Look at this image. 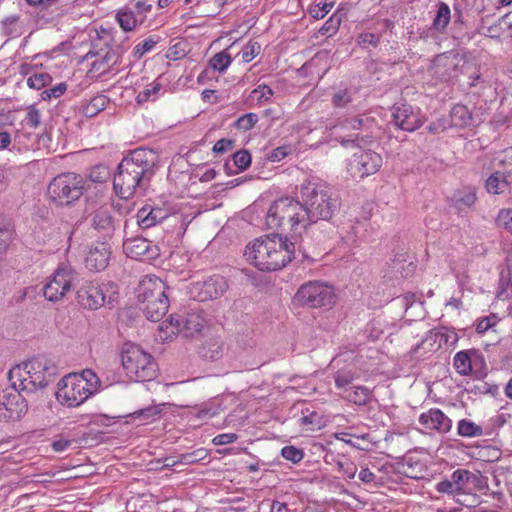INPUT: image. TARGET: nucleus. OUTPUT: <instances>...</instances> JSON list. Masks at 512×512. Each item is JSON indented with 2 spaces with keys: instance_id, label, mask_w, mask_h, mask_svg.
Returning a JSON list of instances; mask_svg holds the SVG:
<instances>
[{
  "instance_id": "774afa93",
  "label": "nucleus",
  "mask_w": 512,
  "mask_h": 512,
  "mask_svg": "<svg viewBox=\"0 0 512 512\" xmlns=\"http://www.w3.org/2000/svg\"><path fill=\"white\" fill-rule=\"evenodd\" d=\"M332 7H333V2H331V3L325 2L322 6L316 5L314 7H311L309 10V13L315 19H322L326 16L327 13L330 12Z\"/></svg>"
},
{
  "instance_id": "c03bdc74",
  "label": "nucleus",
  "mask_w": 512,
  "mask_h": 512,
  "mask_svg": "<svg viewBox=\"0 0 512 512\" xmlns=\"http://www.w3.org/2000/svg\"><path fill=\"white\" fill-rule=\"evenodd\" d=\"M52 77L48 73H37L27 79V85L35 90H40L49 85Z\"/></svg>"
},
{
  "instance_id": "052dcab7",
  "label": "nucleus",
  "mask_w": 512,
  "mask_h": 512,
  "mask_svg": "<svg viewBox=\"0 0 512 512\" xmlns=\"http://www.w3.org/2000/svg\"><path fill=\"white\" fill-rule=\"evenodd\" d=\"M337 467L339 472H341L347 479H353L357 473V466L349 461H338Z\"/></svg>"
},
{
  "instance_id": "dca6fc26",
  "label": "nucleus",
  "mask_w": 512,
  "mask_h": 512,
  "mask_svg": "<svg viewBox=\"0 0 512 512\" xmlns=\"http://www.w3.org/2000/svg\"><path fill=\"white\" fill-rule=\"evenodd\" d=\"M76 299L84 309L96 310L104 304L105 295L98 283L84 281L76 292Z\"/></svg>"
},
{
  "instance_id": "de8ad7c7",
  "label": "nucleus",
  "mask_w": 512,
  "mask_h": 512,
  "mask_svg": "<svg viewBox=\"0 0 512 512\" xmlns=\"http://www.w3.org/2000/svg\"><path fill=\"white\" fill-rule=\"evenodd\" d=\"M373 119L369 117H351L346 118L343 121L340 122V125L343 128H351L353 130H359L361 128L367 127L368 124H372Z\"/></svg>"
},
{
  "instance_id": "a211bd4d",
  "label": "nucleus",
  "mask_w": 512,
  "mask_h": 512,
  "mask_svg": "<svg viewBox=\"0 0 512 512\" xmlns=\"http://www.w3.org/2000/svg\"><path fill=\"white\" fill-rule=\"evenodd\" d=\"M393 122L400 129L413 132L422 126L423 121L418 112H415L410 105L401 104L393 107Z\"/></svg>"
},
{
  "instance_id": "6ab92c4d",
  "label": "nucleus",
  "mask_w": 512,
  "mask_h": 512,
  "mask_svg": "<svg viewBox=\"0 0 512 512\" xmlns=\"http://www.w3.org/2000/svg\"><path fill=\"white\" fill-rule=\"evenodd\" d=\"M111 247L107 241L97 242L91 246L85 258V266L92 272H100L109 264Z\"/></svg>"
},
{
  "instance_id": "9b49d317",
  "label": "nucleus",
  "mask_w": 512,
  "mask_h": 512,
  "mask_svg": "<svg viewBox=\"0 0 512 512\" xmlns=\"http://www.w3.org/2000/svg\"><path fill=\"white\" fill-rule=\"evenodd\" d=\"M87 385L78 374H68L57 384L56 399L68 407H77L93 395Z\"/></svg>"
},
{
  "instance_id": "5fc2aeb1",
  "label": "nucleus",
  "mask_w": 512,
  "mask_h": 512,
  "mask_svg": "<svg viewBox=\"0 0 512 512\" xmlns=\"http://www.w3.org/2000/svg\"><path fill=\"white\" fill-rule=\"evenodd\" d=\"M357 42L364 49L370 46L375 48L380 42V36L369 32L361 33L357 38Z\"/></svg>"
},
{
  "instance_id": "0e129e2a",
  "label": "nucleus",
  "mask_w": 512,
  "mask_h": 512,
  "mask_svg": "<svg viewBox=\"0 0 512 512\" xmlns=\"http://www.w3.org/2000/svg\"><path fill=\"white\" fill-rule=\"evenodd\" d=\"M234 146H235L234 140L222 138L214 144L212 151L216 154H224V153L232 150L234 148Z\"/></svg>"
},
{
  "instance_id": "39448f33",
  "label": "nucleus",
  "mask_w": 512,
  "mask_h": 512,
  "mask_svg": "<svg viewBox=\"0 0 512 512\" xmlns=\"http://www.w3.org/2000/svg\"><path fill=\"white\" fill-rule=\"evenodd\" d=\"M266 225L284 232L306 229L309 223L300 198L284 197L274 201L266 214Z\"/></svg>"
},
{
  "instance_id": "13d9d810",
  "label": "nucleus",
  "mask_w": 512,
  "mask_h": 512,
  "mask_svg": "<svg viewBox=\"0 0 512 512\" xmlns=\"http://www.w3.org/2000/svg\"><path fill=\"white\" fill-rule=\"evenodd\" d=\"M273 94V90L265 84L259 85L251 92L252 98H256L258 102L269 100Z\"/></svg>"
},
{
  "instance_id": "cd10ccee",
  "label": "nucleus",
  "mask_w": 512,
  "mask_h": 512,
  "mask_svg": "<svg viewBox=\"0 0 512 512\" xmlns=\"http://www.w3.org/2000/svg\"><path fill=\"white\" fill-rule=\"evenodd\" d=\"M443 343H448V335L440 331L430 330L421 343L417 345L416 350L428 348L429 351H435L441 348Z\"/></svg>"
},
{
  "instance_id": "f8f14e48",
  "label": "nucleus",
  "mask_w": 512,
  "mask_h": 512,
  "mask_svg": "<svg viewBox=\"0 0 512 512\" xmlns=\"http://www.w3.org/2000/svg\"><path fill=\"white\" fill-rule=\"evenodd\" d=\"M205 327V319L199 313H188L185 317L172 314L159 325V330L165 333V337H171L181 333L184 337H194L201 333Z\"/></svg>"
},
{
  "instance_id": "4d7b16f0",
  "label": "nucleus",
  "mask_w": 512,
  "mask_h": 512,
  "mask_svg": "<svg viewBox=\"0 0 512 512\" xmlns=\"http://www.w3.org/2000/svg\"><path fill=\"white\" fill-rule=\"evenodd\" d=\"M497 224L512 234V208L502 209L497 216Z\"/></svg>"
},
{
  "instance_id": "7ed1b4c3",
  "label": "nucleus",
  "mask_w": 512,
  "mask_h": 512,
  "mask_svg": "<svg viewBox=\"0 0 512 512\" xmlns=\"http://www.w3.org/2000/svg\"><path fill=\"white\" fill-rule=\"evenodd\" d=\"M299 197L309 225L319 220H330L340 205L328 185L318 179L304 181Z\"/></svg>"
},
{
  "instance_id": "ea45409f",
  "label": "nucleus",
  "mask_w": 512,
  "mask_h": 512,
  "mask_svg": "<svg viewBox=\"0 0 512 512\" xmlns=\"http://www.w3.org/2000/svg\"><path fill=\"white\" fill-rule=\"evenodd\" d=\"M232 58L226 52V50L221 51L215 54L209 61V64L212 69L217 70L219 72L225 71L228 66L231 64Z\"/></svg>"
},
{
  "instance_id": "1a4fd4ad",
  "label": "nucleus",
  "mask_w": 512,
  "mask_h": 512,
  "mask_svg": "<svg viewBox=\"0 0 512 512\" xmlns=\"http://www.w3.org/2000/svg\"><path fill=\"white\" fill-rule=\"evenodd\" d=\"M83 179L75 173H63L56 176L48 186V195L52 202L60 206H70L83 195Z\"/></svg>"
},
{
  "instance_id": "f257e3e1",
  "label": "nucleus",
  "mask_w": 512,
  "mask_h": 512,
  "mask_svg": "<svg viewBox=\"0 0 512 512\" xmlns=\"http://www.w3.org/2000/svg\"><path fill=\"white\" fill-rule=\"evenodd\" d=\"M157 154L152 149L138 148L122 159L113 178V189L122 199L143 196L155 174Z\"/></svg>"
},
{
  "instance_id": "09e8293b",
  "label": "nucleus",
  "mask_w": 512,
  "mask_h": 512,
  "mask_svg": "<svg viewBox=\"0 0 512 512\" xmlns=\"http://www.w3.org/2000/svg\"><path fill=\"white\" fill-rule=\"evenodd\" d=\"M340 24L341 16H339L338 13H334L319 29V33L332 36L338 31Z\"/></svg>"
},
{
  "instance_id": "412c9836",
  "label": "nucleus",
  "mask_w": 512,
  "mask_h": 512,
  "mask_svg": "<svg viewBox=\"0 0 512 512\" xmlns=\"http://www.w3.org/2000/svg\"><path fill=\"white\" fill-rule=\"evenodd\" d=\"M419 423L429 430H436L439 433H447L451 430L452 421L440 409H430L422 413L419 417Z\"/></svg>"
},
{
  "instance_id": "49530a36",
  "label": "nucleus",
  "mask_w": 512,
  "mask_h": 512,
  "mask_svg": "<svg viewBox=\"0 0 512 512\" xmlns=\"http://www.w3.org/2000/svg\"><path fill=\"white\" fill-rule=\"evenodd\" d=\"M355 379V373L351 370H339L334 376L335 385L340 389H348L347 387Z\"/></svg>"
},
{
  "instance_id": "bf43d9fd",
  "label": "nucleus",
  "mask_w": 512,
  "mask_h": 512,
  "mask_svg": "<svg viewBox=\"0 0 512 512\" xmlns=\"http://www.w3.org/2000/svg\"><path fill=\"white\" fill-rule=\"evenodd\" d=\"M67 90L66 83H59L56 86L42 91L41 98L43 100H50L51 98H59Z\"/></svg>"
},
{
  "instance_id": "4be33fe9",
  "label": "nucleus",
  "mask_w": 512,
  "mask_h": 512,
  "mask_svg": "<svg viewBox=\"0 0 512 512\" xmlns=\"http://www.w3.org/2000/svg\"><path fill=\"white\" fill-rule=\"evenodd\" d=\"M512 183V168L495 171L485 182V188L490 194H503L510 190Z\"/></svg>"
},
{
  "instance_id": "e433bc0d",
  "label": "nucleus",
  "mask_w": 512,
  "mask_h": 512,
  "mask_svg": "<svg viewBox=\"0 0 512 512\" xmlns=\"http://www.w3.org/2000/svg\"><path fill=\"white\" fill-rule=\"evenodd\" d=\"M457 431L460 436L469 438L481 436L483 434L481 426L467 419H462L458 422Z\"/></svg>"
},
{
  "instance_id": "c756f323",
  "label": "nucleus",
  "mask_w": 512,
  "mask_h": 512,
  "mask_svg": "<svg viewBox=\"0 0 512 512\" xmlns=\"http://www.w3.org/2000/svg\"><path fill=\"white\" fill-rule=\"evenodd\" d=\"M343 398L356 405H366L371 398V391L364 386L345 389Z\"/></svg>"
},
{
  "instance_id": "a878e982",
  "label": "nucleus",
  "mask_w": 512,
  "mask_h": 512,
  "mask_svg": "<svg viewBox=\"0 0 512 512\" xmlns=\"http://www.w3.org/2000/svg\"><path fill=\"white\" fill-rule=\"evenodd\" d=\"M199 355L208 360H217L223 355V341L219 337L206 340L199 348Z\"/></svg>"
},
{
  "instance_id": "20e7f679",
  "label": "nucleus",
  "mask_w": 512,
  "mask_h": 512,
  "mask_svg": "<svg viewBox=\"0 0 512 512\" xmlns=\"http://www.w3.org/2000/svg\"><path fill=\"white\" fill-rule=\"evenodd\" d=\"M58 375L56 364L45 357H35L22 366H16L9 371V380L15 390L34 392L39 388L46 387L55 381Z\"/></svg>"
},
{
  "instance_id": "ddd939ff",
  "label": "nucleus",
  "mask_w": 512,
  "mask_h": 512,
  "mask_svg": "<svg viewBox=\"0 0 512 512\" xmlns=\"http://www.w3.org/2000/svg\"><path fill=\"white\" fill-rule=\"evenodd\" d=\"M86 219L96 235L105 241L113 237L119 226V219L115 218V212L109 204L94 206Z\"/></svg>"
},
{
  "instance_id": "9d476101",
  "label": "nucleus",
  "mask_w": 512,
  "mask_h": 512,
  "mask_svg": "<svg viewBox=\"0 0 512 512\" xmlns=\"http://www.w3.org/2000/svg\"><path fill=\"white\" fill-rule=\"evenodd\" d=\"M294 300L309 308L331 307L335 303V292L327 283L309 281L299 287Z\"/></svg>"
},
{
  "instance_id": "b1692460",
  "label": "nucleus",
  "mask_w": 512,
  "mask_h": 512,
  "mask_svg": "<svg viewBox=\"0 0 512 512\" xmlns=\"http://www.w3.org/2000/svg\"><path fill=\"white\" fill-rule=\"evenodd\" d=\"M479 357V353L475 349L459 351L453 359V366L457 373L462 376H468L472 373V363Z\"/></svg>"
},
{
  "instance_id": "680f3d73",
  "label": "nucleus",
  "mask_w": 512,
  "mask_h": 512,
  "mask_svg": "<svg viewBox=\"0 0 512 512\" xmlns=\"http://www.w3.org/2000/svg\"><path fill=\"white\" fill-rule=\"evenodd\" d=\"M109 176L108 168L104 165H97L92 168L90 172V179L93 182L101 183Z\"/></svg>"
},
{
  "instance_id": "2eb2a0df",
  "label": "nucleus",
  "mask_w": 512,
  "mask_h": 512,
  "mask_svg": "<svg viewBox=\"0 0 512 512\" xmlns=\"http://www.w3.org/2000/svg\"><path fill=\"white\" fill-rule=\"evenodd\" d=\"M227 287L225 278L216 275L202 282L191 283L188 293L192 299L205 302L222 296Z\"/></svg>"
},
{
  "instance_id": "2f4dec72",
  "label": "nucleus",
  "mask_w": 512,
  "mask_h": 512,
  "mask_svg": "<svg viewBox=\"0 0 512 512\" xmlns=\"http://www.w3.org/2000/svg\"><path fill=\"white\" fill-rule=\"evenodd\" d=\"M116 19L120 27L126 32L134 30L138 24H141L135 11L129 8L120 9L116 14Z\"/></svg>"
},
{
  "instance_id": "a19ab883",
  "label": "nucleus",
  "mask_w": 512,
  "mask_h": 512,
  "mask_svg": "<svg viewBox=\"0 0 512 512\" xmlns=\"http://www.w3.org/2000/svg\"><path fill=\"white\" fill-rule=\"evenodd\" d=\"M120 58V52L118 49H109L105 55L100 59L96 60L93 64V67L101 68L104 66V70L109 67L116 65Z\"/></svg>"
},
{
  "instance_id": "3c124183",
  "label": "nucleus",
  "mask_w": 512,
  "mask_h": 512,
  "mask_svg": "<svg viewBox=\"0 0 512 512\" xmlns=\"http://www.w3.org/2000/svg\"><path fill=\"white\" fill-rule=\"evenodd\" d=\"M261 50V46L258 42L249 41L247 45L240 52L242 61L245 63L251 62Z\"/></svg>"
},
{
  "instance_id": "37998d69",
  "label": "nucleus",
  "mask_w": 512,
  "mask_h": 512,
  "mask_svg": "<svg viewBox=\"0 0 512 512\" xmlns=\"http://www.w3.org/2000/svg\"><path fill=\"white\" fill-rule=\"evenodd\" d=\"M152 214L150 207L147 206L138 210L136 215L137 223L142 229H148L157 224Z\"/></svg>"
},
{
  "instance_id": "f03ea898",
  "label": "nucleus",
  "mask_w": 512,
  "mask_h": 512,
  "mask_svg": "<svg viewBox=\"0 0 512 512\" xmlns=\"http://www.w3.org/2000/svg\"><path fill=\"white\" fill-rule=\"evenodd\" d=\"M295 244L287 243L279 235L256 239L245 250L247 259L262 271H276L286 266L292 259Z\"/></svg>"
},
{
  "instance_id": "8fccbe9b",
  "label": "nucleus",
  "mask_w": 512,
  "mask_h": 512,
  "mask_svg": "<svg viewBox=\"0 0 512 512\" xmlns=\"http://www.w3.org/2000/svg\"><path fill=\"white\" fill-rule=\"evenodd\" d=\"M160 41L159 36H150L144 41L137 44L134 48V54L137 57H142L145 53L150 52L156 44Z\"/></svg>"
},
{
  "instance_id": "473e14b6",
  "label": "nucleus",
  "mask_w": 512,
  "mask_h": 512,
  "mask_svg": "<svg viewBox=\"0 0 512 512\" xmlns=\"http://www.w3.org/2000/svg\"><path fill=\"white\" fill-rule=\"evenodd\" d=\"M508 290H511L512 293V249L507 256V275L502 273L500 277L497 297L499 299L508 298Z\"/></svg>"
},
{
  "instance_id": "f704fd0d",
  "label": "nucleus",
  "mask_w": 512,
  "mask_h": 512,
  "mask_svg": "<svg viewBox=\"0 0 512 512\" xmlns=\"http://www.w3.org/2000/svg\"><path fill=\"white\" fill-rule=\"evenodd\" d=\"M232 160L237 171H231L229 163H226L225 169L228 174H236L238 172L245 171L251 165V154L248 150H239L233 154Z\"/></svg>"
},
{
  "instance_id": "338daca9",
  "label": "nucleus",
  "mask_w": 512,
  "mask_h": 512,
  "mask_svg": "<svg viewBox=\"0 0 512 512\" xmlns=\"http://www.w3.org/2000/svg\"><path fill=\"white\" fill-rule=\"evenodd\" d=\"M26 124L31 128H37L41 122V116L38 109L34 106L28 108V112L25 118Z\"/></svg>"
},
{
  "instance_id": "69168bd1",
  "label": "nucleus",
  "mask_w": 512,
  "mask_h": 512,
  "mask_svg": "<svg viewBox=\"0 0 512 512\" xmlns=\"http://www.w3.org/2000/svg\"><path fill=\"white\" fill-rule=\"evenodd\" d=\"M162 86L160 83L153 82L151 84V88H146L145 90L139 92L136 99L138 103H143L149 100L151 95L157 94L161 90Z\"/></svg>"
},
{
  "instance_id": "f3484780",
  "label": "nucleus",
  "mask_w": 512,
  "mask_h": 512,
  "mask_svg": "<svg viewBox=\"0 0 512 512\" xmlns=\"http://www.w3.org/2000/svg\"><path fill=\"white\" fill-rule=\"evenodd\" d=\"M123 249L128 257L144 261L153 260L159 255L158 247L143 237L126 239Z\"/></svg>"
},
{
  "instance_id": "aec40b11",
  "label": "nucleus",
  "mask_w": 512,
  "mask_h": 512,
  "mask_svg": "<svg viewBox=\"0 0 512 512\" xmlns=\"http://www.w3.org/2000/svg\"><path fill=\"white\" fill-rule=\"evenodd\" d=\"M19 391L14 389V392L3 391L0 394V419H11L15 414L17 417L20 416L26 405L23 399L19 402L21 398Z\"/></svg>"
},
{
  "instance_id": "bb28decb",
  "label": "nucleus",
  "mask_w": 512,
  "mask_h": 512,
  "mask_svg": "<svg viewBox=\"0 0 512 512\" xmlns=\"http://www.w3.org/2000/svg\"><path fill=\"white\" fill-rule=\"evenodd\" d=\"M451 477L459 494L465 493L470 484L475 485L479 481V477L475 473L466 469L454 471Z\"/></svg>"
},
{
  "instance_id": "423d86ee",
  "label": "nucleus",
  "mask_w": 512,
  "mask_h": 512,
  "mask_svg": "<svg viewBox=\"0 0 512 512\" xmlns=\"http://www.w3.org/2000/svg\"><path fill=\"white\" fill-rule=\"evenodd\" d=\"M167 287L158 277L145 276L138 286V301L147 319L158 322L167 313L169 300Z\"/></svg>"
},
{
  "instance_id": "4468645a",
  "label": "nucleus",
  "mask_w": 512,
  "mask_h": 512,
  "mask_svg": "<svg viewBox=\"0 0 512 512\" xmlns=\"http://www.w3.org/2000/svg\"><path fill=\"white\" fill-rule=\"evenodd\" d=\"M75 276L71 269L58 268L49 282L43 286L44 297L51 302H58L64 298V296L72 288L73 280Z\"/></svg>"
},
{
  "instance_id": "0eeeda50",
  "label": "nucleus",
  "mask_w": 512,
  "mask_h": 512,
  "mask_svg": "<svg viewBox=\"0 0 512 512\" xmlns=\"http://www.w3.org/2000/svg\"><path fill=\"white\" fill-rule=\"evenodd\" d=\"M127 376L136 382L151 381L157 376V364L152 356L137 345H127L121 354Z\"/></svg>"
},
{
  "instance_id": "a18cd8bd",
  "label": "nucleus",
  "mask_w": 512,
  "mask_h": 512,
  "mask_svg": "<svg viewBox=\"0 0 512 512\" xmlns=\"http://www.w3.org/2000/svg\"><path fill=\"white\" fill-rule=\"evenodd\" d=\"M258 119L259 118L256 113H247L235 121L234 127L238 130L248 131L254 127V125L258 122Z\"/></svg>"
},
{
  "instance_id": "6e6d98bb",
  "label": "nucleus",
  "mask_w": 512,
  "mask_h": 512,
  "mask_svg": "<svg viewBox=\"0 0 512 512\" xmlns=\"http://www.w3.org/2000/svg\"><path fill=\"white\" fill-rule=\"evenodd\" d=\"M498 321L499 318L495 314H491L487 317L481 318L476 325L477 333L483 334L489 329L494 328Z\"/></svg>"
},
{
  "instance_id": "58836bf2",
  "label": "nucleus",
  "mask_w": 512,
  "mask_h": 512,
  "mask_svg": "<svg viewBox=\"0 0 512 512\" xmlns=\"http://www.w3.org/2000/svg\"><path fill=\"white\" fill-rule=\"evenodd\" d=\"M20 19L18 15H10L5 17L2 22V34L7 37H16L21 34L20 29L17 26V23Z\"/></svg>"
},
{
  "instance_id": "4c0bfd02",
  "label": "nucleus",
  "mask_w": 512,
  "mask_h": 512,
  "mask_svg": "<svg viewBox=\"0 0 512 512\" xmlns=\"http://www.w3.org/2000/svg\"><path fill=\"white\" fill-rule=\"evenodd\" d=\"M13 227L9 220L0 217V252L7 249L13 239Z\"/></svg>"
},
{
  "instance_id": "7c9ffc66",
  "label": "nucleus",
  "mask_w": 512,
  "mask_h": 512,
  "mask_svg": "<svg viewBox=\"0 0 512 512\" xmlns=\"http://www.w3.org/2000/svg\"><path fill=\"white\" fill-rule=\"evenodd\" d=\"M451 19V11L445 2H439L437 12L432 22V27L438 33H443Z\"/></svg>"
},
{
  "instance_id": "603ef678",
  "label": "nucleus",
  "mask_w": 512,
  "mask_h": 512,
  "mask_svg": "<svg viewBox=\"0 0 512 512\" xmlns=\"http://www.w3.org/2000/svg\"><path fill=\"white\" fill-rule=\"evenodd\" d=\"M281 455L286 460L291 461L292 463H299L303 457L304 452L302 449H299L295 446H285L281 450Z\"/></svg>"
},
{
  "instance_id": "6e6552de",
  "label": "nucleus",
  "mask_w": 512,
  "mask_h": 512,
  "mask_svg": "<svg viewBox=\"0 0 512 512\" xmlns=\"http://www.w3.org/2000/svg\"><path fill=\"white\" fill-rule=\"evenodd\" d=\"M341 143L344 146L351 144L357 148V150L353 153L351 169L359 177L364 178L366 176L375 174L382 166L381 155L368 147L373 144V138L371 136H357L355 139L343 138Z\"/></svg>"
},
{
  "instance_id": "864d4df0",
  "label": "nucleus",
  "mask_w": 512,
  "mask_h": 512,
  "mask_svg": "<svg viewBox=\"0 0 512 512\" xmlns=\"http://www.w3.org/2000/svg\"><path fill=\"white\" fill-rule=\"evenodd\" d=\"M78 376L83 378V380L88 384L86 387H88L93 394L98 391L100 379L92 370H83V372L78 374Z\"/></svg>"
},
{
  "instance_id": "e2e57ef3",
  "label": "nucleus",
  "mask_w": 512,
  "mask_h": 512,
  "mask_svg": "<svg viewBox=\"0 0 512 512\" xmlns=\"http://www.w3.org/2000/svg\"><path fill=\"white\" fill-rule=\"evenodd\" d=\"M161 411L162 409L159 406L152 405L135 411L134 413L131 414V416L134 418L143 417L144 419H149L153 416L160 414Z\"/></svg>"
},
{
  "instance_id": "72a5a7b5",
  "label": "nucleus",
  "mask_w": 512,
  "mask_h": 512,
  "mask_svg": "<svg viewBox=\"0 0 512 512\" xmlns=\"http://www.w3.org/2000/svg\"><path fill=\"white\" fill-rule=\"evenodd\" d=\"M476 199V191L474 188H464L463 190L458 191L457 194L454 195L455 207L458 210L470 208L475 204Z\"/></svg>"
},
{
  "instance_id": "c85d7f7f",
  "label": "nucleus",
  "mask_w": 512,
  "mask_h": 512,
  "mask_svg": "<svg viewBox=\"0 0 512 512\" xmlns=\"http://www.w3.org/2000/svg\"><path fill=\"white\" fill-rule=\"evenodd\" d=\"M455 60L456 57L450 58L447 56L437 59L436 73L439 74L443 80L447 81L457 76V63Z\"/></svg>"
},
{
  "instance_id": "5701e85b",
  "label": "nucleus",
  "mask_w": 512,
  "mask_h": 512,
  "mask_svg": "<svg viewBox=\"0 0 512 512\" xmlns=\"http://www.w3.org/2000/svg\"><path fill=\"white\" fill-rule=\"evenodd\" d=\"M358 95V89L354 86L340 85L333 88L331 103L334 108L344 109L353 103Z\"/></svg>"
},
{
  "instance_id": "393cba45",
  "label": "nucleus",
  "mask_w": 512,
  "mask_h": 512,
  "mask_svg": "<svg viewBox=\"0 0 512 512\" xmlns=\"http://www.w3.org/2000/svg\"><path fill=\"white\" fill-rule=\"evenodd\" d=\"M450 127L466 128L473 124L472 112L463 104H456L450 111Z\"/></svg>"
},
{
  "instance_id": "79ce46f5",
  "label": "nucleus",
  "mask_w": 512,
  "mask_h": 512,
  "mask_svg": "<svg viewBox=\"0 0 512 512\" xmlns=\"http://www.w3.org/2000/svg\"><path fill=\"white\" fill-rule=\"evenodd\" d=\"M208 451L204 448L196 449L192 452L183 453L179 456L180 464L191 465L207 458Z\"/></svg>"
},
{
  "instance_id": "c9c22d12",
  "label": "nucleus",
  "mask_w": 512,
  "mask_h": 512,
  "mask_svg": "<svg viewBox=\"0 0 512 512\" xmlns=\"http://www.w3.org/2000/svg\"><path fill=\"white\" fill-rule=\"evenodd\" d=\"M107 104V98L103 95L93 97L89 103H87L82 112L86 117H94L99 112L103 111Z\"/></svg>"
}]
</instances>
